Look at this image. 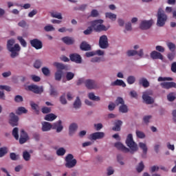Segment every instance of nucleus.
<instances>
[{
  "label": "nucleus",
  "mask_w": 176,
  "mask_h": 176,
  "mask_svg": "<svg viewBox=\"0 0 176 176\" xmlns=\"http://www.w3.org/2000/svg\"><path fill=\"white\" fill-rule=\"evenodd\" d=\"M0 90H6V91H10L11 88L7 85H0Z\"/></svg>",
  "instance_id": "e2e57ef3"
},
{
  "label": "nucleus",
  "mask_w": 176,
  "mask_h": 176,
  "mask_svg": "<svg viewBox=\"0 0 176 176\" xmlns=\"http://www.w3.org/2000/svg\"><path fill=\"white\" fill-rule=\"evenodd\" d=\"M85 85L87 89H88L89 90H93L97 88V83L94 80H91V79L85 80Z\"/></svg>",
  "instance_id": "9b49d317"
},
{
  "label": "nucleus",
  "mask_w": 176,
  "mask_h": 176,
  "mask_svg": "<svg viewBox=\"0 0 176 176\" xmlns=\"http://www.w3.org/2000/svg\"><path fill=\"white\" fill-rule=\"evenodd\" d=\"M105 17L107 19H109L110 20H112V21H115L116 20V14L112 13V12H106L105 13Z\"/></svg>",
  "instance_id": "7c9ffc66"
},
{
  "label": "nucleus",
  "mask_w": 176,
  "mask_h": 176,
  "mask_svg": "<svg viewBox=\"0 0 176 176\" xmlns=\"http://www.w3.org/2000/svg\"><path fill=\"white\" fill-rule=\"evenodd\" d=\"M88 97L89 100H92V101H100V100H101L99 96H96L93 92L89 93L88 94Z\"/></svg>",
  "instance_id": "2f4dec72"
},
{
  "label": "nucleus",
  "mask_w": 176,
  "mask_h": 176,
  "mask_svg": "<svg viewBox=\"0 0 176 176\" xmlns=\"http://www.w3.org/2000/svg\"><path fill=\"white\" fill-rule=\"evenodd\" d=\"M115 102H116V105H123V104H124V100L120 97L117 98Z\"/></svg>",
  "instance_id": "de8ad7c7"
},
{
  "label": "nucleus",
  "mask_w": 176,
  "mask_h": 176,
  "mask_svg": "<svg viewBox=\"0 0 176 176\" xmlns=\"http://www.w3.org/2000/svg\"><path fill=\"white\" fill-rule=\"evenodd\" d=\"M41 111L43 113H50V112H52V109L50 107H44L42 108Z\"/></svg>",
  "instance_id": "4d7b16f0"
},
{
  "label": "nucleus",
  "mask_w": 176,
  "mask_h": 176,
  "mask_svg": "<svg viewBox=\"0 0 176 176\" xmlns=\"http://www.w3.org/2000/svg\"><path fill=\"white\" fill-rule=\"evenodd\" d=\"M30 105L32 107V109L35 111L36 112H39V106L34 102H31Z\"/></svg>",
  "instance_id": "864d4df0"
},
{
  "label": "nucleus",
  "mask_w": 176,
  "mask_h": 176,
  "mask_svg": "<svg viewBox=\"0 0 176 176\" xmlns=\"http://www.w3.org/2000/svg\"><path fill=\"white\" fill-rule=\"evenodd\" d=\"M111 86H122V87H126V83L122 80L117 79L111 83Z\"/></svg>",
  "instance_id": "a878e982"
},
{
  "label": "nucleus",
  "mask_w": 176,
  "mask_h": 176,
  "mask_svg": "<svg viewBox=\"0 0 176 176\" xmlns=\"http://www.w3.org/2000/svg\"><path fill=\"white\" fill-rule=\"evenodd\" d=\"M152 21H142L140 28L141 30H149V28L152 27Z\"/></svg>",
  "instance_id": "f3484780"
},
{
  "label": "nucleus",
  "mask_w": 176,
  "mask_h": 176,
  "mask_svg": "<svg viewBox=\"0 0 176 176\" xmlns=\"http://www.w3.org/2000/svg\"><path fill=\"white\" fill-rule=\"evenodd\" d=\"M136 135L138 138H145V133L142 131H136Z\"/></svg>",
  "instance_id": "13d9d810"
},
{
  "label": "nucleus",
  "mask_w": 176,
  "mask_h": 176,
  "mask_svg": "<svg viewBox=\"0 0 176 176\" xmlns=\"http://www.w3.org/2000/svg\"><path fill=\"white\" fill-rule=\"evenodd\" d=\"M53 128V125L50 122H42V131H49Z\"/></svg>",
  "instance_id": "5701e85b"
},
{
  "label": "nucleus",
  "mask_w": 176,
  "mask_h": 176,
  "mask_svg": "<svg viewBox=\"0 0 176 176\" xmlns=\"http://www.w3.org/2000/svg\"><path fill=\"white\" fill-rule=\"evenodd\" d=\"M52 17H54V19H58V20H63V16L61 15V13L54 12L51 13Z\"/></svg>",
  "instance_id": "c9c22d12"
},
{
  "label": "nucleus",
  "mask_w": 176,
  "mask_h": 176,
  "mask_svg": "<svg viewBox=\"0 0 176 176\" xmlns=\"http://www.w3.org/2000/svg\"><path fill=\"white\" fill-rule=\"evenodd\" d=\"M65 167L67 168H74L76 166V163H78V161L76 159H74V155L72 154H68L65 158Z\"/></svg>",
  "instance_id": "423d86ee"
},
{
  "label": "nucleus",
  "mask_w": 176,
  "mask_h": 176,
  "mask_svg": "<svg viewBox=\"0 0 176 176\" xmlns=\"http://www.w3.org/2000/svg\"><path fill=\"white\" fill-rule=\"evenodd\" d=\"M57 118V116L54 115V113H50L45 116V120H47L48 122H53L55 119Z\"/></svg>",
  "instance_id": "cd10ccee"
},
{
  "label": "nucleus",
  "mask_w": 176,
  "mask_h": 176,
  "mask_svg": "<svg viewBox=\"0 0 176 176\" xmlns=\"http://www.w3.org/2000/svg\"><path fill=\"white\" fill-rule=\"evenodd\" d=\"M139 147L140 148V149H142L144 155H146V153H148V146H146V144L140 142Z\"/></svg>",
  "instance_id": "c85d7f7f"
},
{
  "label": "nucleus",
  "mask_w": 176,
  "mask_h": 176,
  "mask_svg": "<svg viewBox=\"0 0 176 176\" xmlns=\"http://www.w3.org/2000/svg\"><path fill=\"white\" fill-rule=\"evenodd\" d=\"M50 94L52 97H57L58 96V92L57 90L53 88V87H51Z\"/></svg>",
  "instance_id": "c03bdc74"
},
{
  "label": "nucleus",
  "mask_w": 176,
  "mask_h": 176,
  "mask_svg": "<svg viewBox=\"0 0 176 176\" xmlns=\"http://www.w3.org/2000/svg\"><path fill=\"white\" fill-rule=\"evenodd\" d=\"M158 82H166V80H173L171 77H159L157 79Z\"/></svg>",
  "instance_id": "5fc2aeb1"
},
{
  "label": "nucleus",
  "mask_w": 176,
  "mask_h": 176,
  "mask_svg": "<svg viewBox=\"0 0 176 176\" xmlns=\"http://www.w3.org/2000/svg\"><path fill=\"white\" fill-rule=\"evenodd\" d=\"M13 45H14V39H10L7 41V49L11 53V58H16L19 56L21 47L19 44H15L14 46Z\"/></svg>",
  "instance_id": "f257e3e1"
},
{
  "label": "nucleus",
  "mask_w": 176,
  "mask_h": 176,
  "mask_svg": "<svg viewBox=\"0 0 176 176\" xmlns=\"http://www.w3.org/2000/svg\"><path fill=\"white\" fill-rule=\"evenodd\" d=\"M9 122L12 127H14V126H19V116H16L14 113H10Z\"/></svg>",
  "instance_id": "f8f14e48"
},
{
  "label": "nucleus",
  "mask_w": 176,
  "mask_h": 176,
  "mask_svg": "<svg viewBox=\"0 0 176 176\" xmlns=\"http://www.w3.org/2000/svg\"><path fill=\"white\" fill-rule=\"evenodd\" d=\"M126 82L129 85H133L135 82V77L134 76H129L127 78Z\"/></svg>",
  "instance_id": "a19ab883"
},
{
  "label": "nucleus",
  "mask_w": 176,
  "mask_h": 176,
  "mask_svg": "<svg viewBox=\"0 0 176 176\" xmlns=\"http://www.w3.org/2000/svg\"><path fill=\"white\" fill-rule=\"evenodd\" d=\"M123 124V122L122 120H116L114 123V126L112 128L113 131H120V127Z\"/></svg>",
  "instance_id": "393cba45"
},
{
  "label": "nucleus",
  "mask_w": 176,
  "mask_h": 176,
  "mask_svg": "<svg viewBox=\"0 0 176 176\" xmlns=\"http://www.w3.org/2000/svg\"><path fill=\"white\" fill-rule=\"evenodd\" d=\"M150 96H153V91L152 90H147L143 92L142 98L147 104H153L155 102V100L153 98L151 97Z\"/></svg>",
  "instance_id": "0eeeda50"
},
{
  "label": "nucleus",
  "mask_w": 176,
  "mask_h": 176,
  "mask_svg": "<svg viewBox=\"0 0 176 176\" xmlns=\"http://www.w3.org/2000/svg\"><path fill=\"white\" fill-rule=\"evenodd\" d=\"M14 101L15 102H23V101H24V99L23 98V96L20 95H16L14 97Z\"/></svg>",
  "instance_id": "603ef678"
},
{
  "label": "nucleus",
  "mask_w": 176,
  "mask_h": 176,
  "mask_svg": "<svg viewBox=\"0 0 176 176\" xmlns=\"http://www.w3.org/2000/svg\"><path fill=\"white\" fill-rule=\"evenodd\" d=\"M69 59L72 63H76V64H81L82 63V56L78 54L74 53L69 55Z\"/></svg>",
  "instance_id": "ddd939ff"
},
{
  "label": "nucleus",
  "mask_w": 176,
  "mask_h": 176,
  "mask_svg": "<svg viewBox=\"0 0 176 176\" xmlns=\"http://www.w3.org/2000/svg\"><path fill=\"white\" fill-rule=\"evenodd\" d=\"M80 107H82V102H80L79 96H77L76 100L74 102V108L78 109L80 108Z\"/></svg>",
  "instance_id": "c756f323"
},
{
  "label": "nucleus",
  "mask_w": 176,
  "mask_h": 176,
  "mask_svg": "<svg viewBox=\"0 0 176 176\" xmlns=\"http://www.w3.org/2000/svg\"><path fill=\"white\" fill-rule=\"evenodd\" d=\"M10 158L11 159V160H19V155H16L14 153H11L10 154Z\"/></svg>",
  "instance_id": "6e6d98bb"
},
{
  "label": "nucleus",
  "mask_w": 176,
  "mask_h": 176,
  "mask_svg": "<svg viewBox=\"0 0 176 176\" xmlns=\"http://www.w3.org/2000/svg\"><path fill=\"white\" fill-rule=\"evenodd\" d=\"M104 20L97 19L91 21V25L96 32H101V31H108V28L102 25Z\"/></svg>",
  "instance_id": "20e7f679"
},
{
  "label": "nucleus",
  "mask_w": 176,
  "mask_h": 176,
  "mask_svg": "<svg viewBox=\"0 0 176 176\" xmlns=\"http://www.w3.org/2000/svg\"><path fill=\"white\" fill-rule=\"evenodd\" d=\"M52 129H56V133H61L64 126H63V121L58 120L53 124Z\"/></svg>",
  "instance_id": "6ab92c4d"
},
{
  "label": "nucleus",
  "mask_w": 176,
  "mask_h": 176,
  "mask_svg": "<svg viewBox=\"0 0 176 176\" xmlns=\"http://www.w3.org/2000/svg\"><path fill=\"white\" fill-rule=\"evenodd\" d=\"M78 130V124L76 123H72L69 126V135L72 137L75 134V131Z\"/></svg>",
  "instance_id": "412c9836"
},
{
  "label": "nucleus",
  "mask_w": 176,
  "mask_h": 176,
  "mask_svg": "<svg viewBox=\"0 0 176 176\" xmlns=\"http://www.w3.org/2000/svg\"><path fill=\"white\" fill-rule=\"evenodd\" d=\"M23 157L25 162H28L31 159V155L28 151H24L23 153Z\"/></svg>",
  "instance_id": "79ce46f5"
},
{
  "label": "nucleus",
  "mask_w": 176,
  "mask_h": 176,
  "mask_svg": "<svg viewBox=\"0 0 176 176\" xmlns=\"http://www.w3.org/2000/svg\"><path fill=\"white\" fill-rule=\"evenodd\" d=\"M27 112H28V110L23 107H19L16 111V115H22V113H27Z\"/></svg>",
  "instance_id": "72a5a7b5"
},
{
  "label": "nucleus",
  "mask_w": 176,
  "mask_h": 176,
  "mask_svg": "<svg viewBox=\"0 0 176 176\" xmlns=\"http://www.w3.org/2000/svg\"><path fill=\"white\" fill-rule=\"evenodd\" d=\"M139 85H142L143 87H149V81L145 78H142L139 80Z\"/></svg>",
  "instance_id": "bb28decb"
},
{
  "label": "nucleus",
  "mask_w": 176,
  "mask_h": 176,
  "mask_svg": "<svg viewBox=\"0 0 176 176\" xmlns=\"http://www.w3.org/2000/svg\"><path fill=\"white\" fill-rule=\"evenodd\" d=\"M144 168H145V166L144 165V162H140L139 165L136 168V170H137L138 173H141L144 170Z\"/></svg>",
  "instance_id": "37998d69"
},
{
  "label": "nucleus",
  "mask_w": 176,
  "mask_h": 176,
  "mask_svg": "<svg viewBox=\"0 0 176 176\" xmlns=\"http://www.w3.org/2000/svg\"><path fill=\"white\" fill-rule=\"evenodd\" d=\"M155 50L160 52V53H164V48L162 45H157L155 47Z\"/></svg>",
  "instance_id": "0e129e2a"
},
{
  "label": "nucleus",
  "mask_w": 176,
  "mask_h": 176,
  "mask_svg": "<svg viewBox=\"0 0 176 176\" xmlns=\"http://www.w3.org/2000/svg\"><path fill=\"white\" fill-rule=\"evenodd\" d=\"M126 54L128 57H131L133 56H137V54H138V52L134 50H130L127 51Z\"/></svg>",
  "instance_id": "58836bf2"
},
{
  "label": "nucleus",
  "mask_w": 176,
  "mask_h": 176,
  "mask_svg": "<svg viewBox=\"0 0 176 176\" xmlns=\"http://www.w3.org/2000/svg\"><path fill=\"white\" fill-rule=\"evenodd\" d=\"M18 41L20 42L21 46L23 47H27V42L24 38H23V36H18L17 37Z\"/></svg>",
  "instance_id": "4c0bfd02"
},
{
  "label": "nucleus",
  "mask_w": 176,
  "mask_h": 176,
  "mask_svg": "<svg viewBox=\"0 0 176 176\" xmlns=\"http://www.w3.org/2000/svg\"><path fill=\"white\" fill-rule=\"evenodd\" d=\"M53 65L58 69L55 73V80L60 81L63 78V69H65L67 66L58 62H54Z\"/></svg>",
  "instance_id": "f03ea898"
},
{
  "label": "nucleus",
  "mask_w": 176,
  "mask_h": 176,
  "mask_svg": "<svg viewBox=\"0 0 176 176\" xmlns=\"http://www.w3.org/2000/svg\"><path fill=\"white\" fill-rule=\"evenodd\" d=\"M171 71L176 74V62H173L171 65Z\"/></svg>",
  "instance_id": "774afa93"
},
{
  "label": "nucleus",
  "mask_w": 176,
  "mask_h": 176,
  "mask_svg": "<svg viewBox=\"0 0 176 176\" xmlns=\"http://www.w3.org/2000/svg\"><path fill=\"white\" fill-rule=\"evenodd\" d=\"M75 76V74L71 72H68L66 74V79L67 80H72V79H74V77Z\"/></svg>",
  "instance_id": "49530a36"
},
{
  "label": "nucleus",
  "mask_w": 176,
  "mask_h": 176,
  "mask_svg": "<svg viewBox=\"0 0 176 176\" xmlns=\"http://www.w3.org/2000/svg\"><path fill=\"white\" fill-rule=\"evenodd\" d=\"M30 43L32 47H34L36 50H39L43 47V44L42 43V41H41L38 38H34L32 40L30 41Z\"/></svg>",
  "instance_id": "9d476101"
},
{
  "label": "nucleus",
  "mask_w": 176,
  "mask_h": 176,
  "mask_svg": "<svg viewBox=\"0 0 176 176\" xmlns=\"http://www.w3.org/2000/svg\"><path fill=\"white\" fill-rule=\"evenodd\" d=\"M150 56L153 60H163V55L157 51L151 52Z\"/></svg>",
  "instance_id": "a211bd4d"
},
{
  "label": "nucleus",
  "mask_w": 176,
  "mask_h": 176,
  "mask_svg": "<svg viewBox=\"0 0 176 176\" xmlns=\"http://www.w3.org/2000/svg\"><path fill=\"white\" fill-rule=\"evenodd\" d=\"M60 104L63 105L67 104V99L65 98V95H63L60 97Z\"/></svg>",
  "instance_id": "052dcab7"
},
{
  "label": "nucleus",
  "mask_w": 176,
  "mask_h": 176,
  "mask_svg": "<svg viewBox=\"0 0 176 176\" xmlns=\"http://www.w3.org/2000/svg\"><path fill=\"white\" fill-rule=\"evenodd\" d=\"M93 28L92 25L91 26L88 27L87 29L83 32L85 35H90V34L93 32Z\"/></svg>",
  "instance_id": "09e8293b"
},
{
  "label": "nucleus",
  "mask_w": 176,
  "mask_h": 176,
  "mask_svg": "<svg viewBox=\"0 0 176 176\" xmlns=\"http://www.w3.org/2000/svg\"><path fill=\"white\" fill-rule=\"evenodd\" d=\"M160 86H162V89H171L173 87H176V83L174 82H162L160 84Z\"/></svg>",
  "instance_id": "aec40b11"
},
{
  "label": "nucleus",
  "mask_w": 176,
  "mask_h": 176,
  "mask_svg": "<svg viewBox=\"0 0 176 176\" xmlns=\"http://www.w3.org/2000/svg\"><path fill=\"white\" fill-rule=\"evenodd\" d=\"M119 111L120 112H121L122 113H127L129 112V109L127 108V105L126 104H122L121 106H120L119 107Z\"/></svg>",
  "instance_id": "f704fd0d"
},
{
  "label": "nucleus",
  "mask_w": 176,
  "mask_h": 176,
  "mask_svg": "<svg viewBox=\"0 0 176 176\" xmlns=\"http://www.w3.org/2000/svg\"><path fill=\"white\" fill-rule=\"evenodd\" d=\"M167 46L170 52H175L176 46L173 43L169 42L167 43Z\"/></svg>",
  "instance_id": "a18cd8bd"
},
{
  "label": "nucleus",
  "mask_w": 176,
  "mask_h": 176,
  "mask_svg": "<svg viewBox=\"0 0 176 176\" xmlns=\"http://www.w3.org/2000/svg\"><path fill=\"white\" fill-rule=\"evenodd\" d=\"M80 49L83 52H89V50H91V46L87 42L82 41L80 45Z\"/></svg>",
  "instance_id": "4be33fe9"
},
{
  "label": "nucleus",
  "mask_w": 176,
  "mask_h": 176,
  "mask_svg": "<svg viewBox=\"0 0 176 176\" xmlns=\"http://www.w3.org/2000/svg\"><path fill=\"white\" fill-rule=\"evenodd\" d=\"M61 41H63V43H65V45H74L75 43V40L72 38V37L69 36H65L61 38Z\"/></svg>",
  "instance_id": "b1692460"
},
{
  "label": "nucleus",
  "mask_w": 176,
  "mask_h": 176,
  "mask_svg": "<svg viewBox=\"0 0 176 176\" xmlns=\"http://www.w3.org/2000/svg\"><path fill=\"white\" fill-rule=\"evenodd\" d=\"M114 146L118 151H122V152H124V153H129V152H130V149L120 142H116Z\"/></svg>",
  "instance_id": "dca6fc26"
},
{
  "label": "nucleus",
  "mask_w": 176,
  "mask_h": 176,
  "mask_svg": "<svg viewBox=\"0 0 176 176\" xmlns=\"http://www.w3.org/2000/svg\"><path fill=\"white\" fill-rule=\"evenodd\" d=\"M167 98L168 101L173 102L174 101V100H175L176 97H175V94L174 93H170L168 96H167Z\"/></svg>",
  "instance_id": "8fccbe9b"
},
{
  "label": "nucleus",
  "mask_w": 176,
  "mask_h": 176,
  "mask_svg": "<svg viewBox=\"0 0 176 176\" xmlns=\"http://www.w3.org/2000/svg\"><path fill=\"white\" fill-rule=\"evenodd\" d=\"M12 135L15 140H19V128L15 127L12 130Z\"/></svg>",
  "instance_id": "ea45409f"
},
{
  "label": "nucleus",
  "mask_w": 176,
  "mask_h": 176,
  "mask_svg": "<svg viewBox=\"0 0 176 176\" xmlns=\"http://www.w3.org/2000/svg\"><path fill=\"white\" fill-rule=\"evenodd\" d=\"M45 31H46L47 32H49L50 31H54V28L52 25H46L44 28Z\"/></svg>",
  "instance_id": "680f3d73"
},
{
  "label": "nucleus",
  "mask_w": 176,
  "mask_h": 176,
  "mask_svg": "<svg viewBox=\"0 0 176 176\" xmlns=\"http://www.w3.org/2000/svg\"><path fill=\"white\" fill-rule=\"evenodd\" d=\"M99 46L100 49H107L109 46L108 43V37L106 35H102L99 39Z\"/></svg>",
  "instance_id": "1a4fd4ad"
},
{
  "label": "nucleus",
  "mask_w": 176,
  "mask_h": 176,
  "mask_svg": "<svg viewBox=\"0 0 176 176\" xmlns=\"http://www.w3.org/2000/svg\"><path fill=\"white\" fill-rule=\"evenodd\" d=\"M98 11L97 10H92L91 12V17H98Z\"/></svg>",
  "instance_id": "338daca9"
},
{
  "label": "nucleus",
  "mask_w": 176,
  "mask_h": 176,
  "mask_svg": "<svg viewBox=\"0 0 176 176\" xmlns=\"http://www.w3.org/2000/svg\"><path fill=\"white\" fill-rule=\"evenodd\" d=\"M28 90L32 91L34 94H42V93H43V87H39L36 85H30L28 86Z\"/></svg>",
  "instance_id": "6e6552de"
},
{
  "label": "nucleus",
  "mask_w": 176,
  "mask_h": 176,
  "mask_svg": "<svg viewBox=\"0 0 176 176\" xmlns=\"http://www.w3.org/2000/svg\"><path fill=\"white\" fill-rule=\"evenodd\" d=\"M29 139L30 138L28 137V134L26 133L24 129H21L20 132L19 144H25Z\"/></svg>",
  "instance_id": "4468645a"
},
{
  "label": "nucleus",
  "mask_w": 176,
  "mask_h": 176,
  "mask_svg": "<svg viewBox=\"0 0 176 176\" xmlns=\"http://www.w3.org/2000/svg\"><path fill=\"white\" fill-rule=\"evenodd\" d=\"M167 21V15L164 13V11L162 8L158 9L157 12V27H164Z\"/></svg>",
  "instance_id": "7ed1b4c3"
},
{
  "label": "nucleus",
  "mask_w": 176,
  "mask_h": 176,
  "mask_svg": "<svg viewBox=\"0 0 176 176\" xmlns=\"http://www.w3.org/2000/svg\"><path fill=\"white\" fill-rule=\"evenodd\" d=\"M66 151L64 148L60 147L56 151V155L58 156H64L65 155Z\"/></svg>",
  "instance_id": "e433bc0d"
},
{
  "label": "nucleus",
  "mask_w": 176,
  "mask_h": 176,
  "mask_svg": "<svg viewBox=\"0 0 176 176\" xmlns=\"http://www.w3.org/2000/svg\"><path fill=\"white\" fill-rule=\"evenodd\" d=\"M42 65V61H41L40 60H36L34 64V68H37L39 69L40 67H41Z\"/></svg>",
  "instance_id": "bf43d9fd"
},
{
  "label": "nucleus",
  "mask_w": 176,
  "mask_h": 176,
  "mask_svg": "<svg viewBox=\"0 0 176 176\" xmlns=\"http://www.w3.org/2000/svg\"><path fill=\"white\" fill-rule=\"evenodd\" d=\"M8 152H9L8 147L3 146L0 148V157H3V156L7 155Z\"/></svg>",
  "instance_id": "473e14b6"
},
{
  "label": "nucleus",
  "mask_w": 176,
  "mask_h": 176,
  "mask_svg": "<svg viewBox=\"0 0 176 176\" xmlns=\"http://www.w3.org/2000/svg\"><path fill=\"white\" fill-rule=\"evenodd\" d=\"M32 80L33 82H40L41 81V77L35 76V75H32L31 76Z\"/></svg>",
  "instance_id": "69168bd1"
},
{
  "label": "nucleus",
  "mask_w": 176,
  "mask_h": 176,
  "mask_svg": "<svg viewBox=\"0 0 176 176\" xmlns=\"http://www.w3.org/2000/svg\"><path fill=\"white\" fill-rule=\"evenodd\" d=\"M105 137L104 132H96L90 135L91 140H101Z\"/></svg>",
  "instance_id": "2eb2a0df"
},
{
  "label": "nucleus",
  "mask_w": 176,
  "mask_h": 176,
  "mask_svg": "<svg viewBox=\"0 0 176 176\" xmlns=\"http://www.w3.org/2000/svg\"><path fill=\"white\" fill-rule=\"evenodd\" d=\"M126 144L127 146L130 148L131 153H134V152H137V151H138V145L134 142V140L133 139V135L131 133H129L127 135Z\"/></svg>",
  "instance_id": "39448f33"
},
{
  "label": "nucleus",
  "mask_w": 176,
  "mask_h": 176,
  "mask_svg": "<svg viewBox=\"0 0 176 176\" xmlns=\"http://www.w3.org/2000/svg\"><path fill=\"white\" fill-rule=\"evenodd\" d=\"M42 72L45 76H49L50 75V70L47 67H43Z\"/></svg>",
  "instance_id": "3c124183"
}]
</instances>
